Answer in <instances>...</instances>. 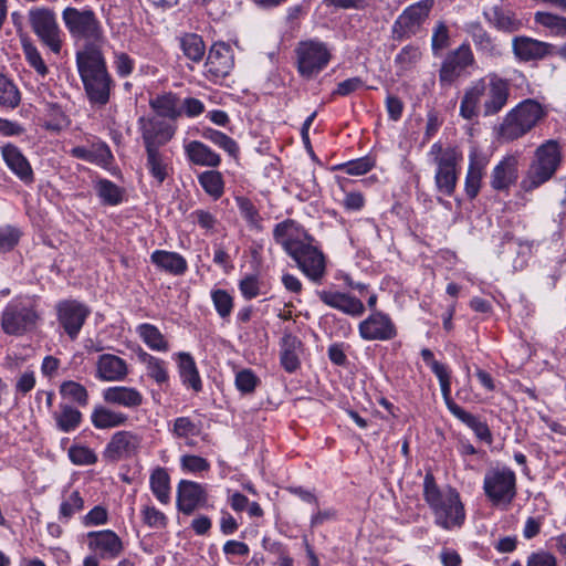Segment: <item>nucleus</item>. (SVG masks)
<instances>
[{
    "mask_svg": "<svg viewBox=\"0 0 566 566\" xmlns=\"http://www.w3.org/2000/svg\"><path fill=\"white\" fill-rule=\"evenodd\" d=\"M235 202L249 226L259 228L260 214L253 202L247 197H237Z\"/></svg>",
    "mask_w": 566,
    "mask_h": 566,
    "instance_id": "63",
    "label": "nucleus"
},
{
    "mask_svg": "<svg viewBox=\"0 0 566 566\" xmlns=\"http://www.w3.org/2000/svg\"><path fill=\"white\" fill-rule=\"evenodd\" d=\"M375 166V160L370 156H364L339 166V169L350 176H360L370 171Z\"/></svg>",
    "mask_w": 566,
    "mask_h": 566,
    "instance_id": "61",
    "label": "nucleus"
},
{
    "mask_svg": "<svg viewBox=\"0 0 566 566\" xmlns=\"http://www.w3.org/2000/svg\"><path fill=\"white\" fill-rule=\"evenodd\" d=\"M450 412L453 417L470 428L479 440L488 443L492 442V433L489 426L486 422L481 421L479 417L467 411L459 405L453 406V409H451Z\"/></svg>",
    "mask_w": 566,
    "mask_h": 566,
    "instance_id": "37",
    "label": "nucleus"
},
{
    "mask_svg": "<svg viewBox=\"0 0 566 566\" xmlns=\"http://www.w3.org/2000/svg\"><path fill=\"white\" fill-rule=\"evenodd\" d=\"M40 319V297L28 294L19 295L3 308L1 327L7 335L22 336L34 331Z\"/></svg>",
    "mask_w": 566,
    "mask_h": 566,
    "instance_id": "4",
    "label": "nucleus"
},
{
    "mask_svg": "<svg viewBox=\"0 0 566 566\" xmlns=\"http://www.w3.org/2000/svg\"><path fill=\"white\" fill-rule=\"evenodd\" d=\"M332 51L328 43L317 38L300 41L294 50L298 74L306 80L316 77L332 61Z\"/></svg>",
    "mask_w": 566,
    "mask_h": 566,
    "instance_id": "8",
    "label": "nucleus"
},
{
    "mask_svg": "<svg viewBox=\"0 0 566 566\" xmlns=\"http://www.w3.org/2000/svg\"><path fill=\"white\" fill-rule=\"evenodd\" d=\"M526 566H558V560L553 553L538 549L527 556Z\"/></svg>",
    "mask_w": 566,
    "mask_h": 566,
    "instance_id": "64",
    "label": "nucleus"
},
{
    "mask_svg": "<svg viewBox=\"0 0 566 566\" xmlns=\"http://www.w3.org/2000/svg\"><path fill=\"white\" fill-rule=\"evenodd\" d=\"M233 66L232 48L224 42L212 44L205 63V76L213 83H220L231 73Z\"/></svg>",
    "mask_w": 566,
    "mask_h": 566,
    "instance_id": "13",
    "label": "nucleus"
},
{
    "mask_svg": "<svg viewBox=\"0 0 566 566\" xmlns=\"http://www.w3.org/2000/svg\"><path fill=\"white\" fill-rule=\"evenodd\" d=\"M136 333L149 349L160 353L169 350L168 340L156 325L150 323L139 324L136 327Z\"/></svg>",
    "mask_w": 566,
    "mask_h": 566,
    "instance_id": "38",
    "label": "nucleus"
},
{
    "mask_svg": "<svg viewBox=\"0 0 566 566\" xmlns=\"http://www.w3.org/2000/svg\"><path fill=\"white\" fill-rule=\"evenodd\" d=\"M84 507V500L77 491L72 492L60 505L59 518L67 522L76 512Z\"/></svg>",
    "mask_w": 566,
    "mask_h": 566,
    "instance_id": "58",
    "label": "nucleus"
},
{
    "mask_svg": "<svg viewBox=\"0 0 566 566\" xmlns=\"http://www.w3.org/2000/svg\"><path fill=\"white\" fill-rule=\"evenodd\" d=\"M306 239L307 242L302 241L289 255L308 280L321 283L326 274V259L324 253L311 243L313 238L306 235Z\"/></svg>",
    "mask_w": 566,
    "mask_h": 566,
    "instance_id": "10",
    "label": "nucleus"
},
{
    "mask_svg": "<svg viewBox=\"0 0 566 566\" xmlns=\"http://www.w3.org/2000/svg\"><path fill=\"white\" fill-rule=\"evenodd\" d=\"M482 14L490 27L499 32L515 33L525 25L523 19L515 11L500 4L484 8Z\"/></svg>",
    "mask_w": 566,
    "mask_h": 566,
    "instance_id": "23",
    "label": "nucleus"
},
{
    "mask_svg": "<svg viewBox=\"0 0 566 566\" xmlns=\"http://www.w3.org/2000/svg\"><path fill=\"white\" fill-rule=\"evenodd\" d=\"M188 160L197 166L216 168L220 165V155L199 140H191L185 145Z\"/></svg>",
    "mask_w": 566,
    "mask_h": 566,
    "instance_id": "32",
    "label": "nucleus"
},
{
    "mask_svg": "<svg viewBox=\"0 0 566 566\" xmlns=\"http://www.w3.org/2000/svg\"><path fill=\"white\" fill-rule=\"evenodd\" d=\"M430 156L436 164L437 169H453L457 168L462 158L459 149L451 144L438 142L430 148Z\"/></svg>",
    "mask_w": 566,
    "mask_h": 566,
    "instance_id": "36",
    "label": "nucleus"
},
{
    "mask_svg": "<svg viewBox=\"0 0 566 566\" xmlns=\"http://www.w3.org/2000/svg\"><path fill=\"white\" fill-rule=\"evenodd\" d=\"M149 486L161 504L170 502V476L165 468L157 467L149 476Z\"/></svg>",
    "mask_w": 566,
    "mask_h": 566,
    "instance_id": "42",
    "label": "nucleus"
},
{
    "mask_svg": "<svg viewBox=\"0 0 566 566\" xmlns=\"http://www.w3.org/2000/svg\"><path fill=\"white\" fill-rule=\"evenodd\" d=\"M142 441L143 437L134 431H117L111 437L103 455L112 462L129 459L138 452Z\"/></svg>",
    "mask_w": 566,
    "mask_h": 566,
    "instance_id": "17",
    "label": "nucleus"
},
{
    "mask_svg": "<svg viewBox=\"0 0 566 566\" xmlns=\"http://www.w3.org/2000/svg\"><path fill=\"white\" fill-rule=\"evenodd\" d=\"M85 544L91 553L103 560H114L124 552V542L113 530L91 531L85 535Z\"/></svg>",
    "mask_w": 566,
    "mask_h": 566,
    "instance_id": "14",
    "label": "nucleus"
},
{
    "mask_svg": "<svg viewBox=\"0 0 566 566\" xmlns=\"http://www.w3.org/2000/svg\"><path fill=\"white\" fill-rule=\"evenodd\" d=\"M201 422L193 421L190 417H177L169 424V432L175 439H189L200 434Z\"/></svg>",
    "mask_w": 566,
    "mask_h": 566,
    "instance_id": "45",
    "label": "nucleus"
},
{
    "mask_svg": "<svg viewBox=\"0 0 566 566\" xmlns=\"http://www.w3.org/2000/svg\"><path fill=\"white\" fill-rule=\"evenodd\" d=\"M484 82L483 115L493 116L500 113L507 104L510 83L496 73H489L481 78Z\"/></svg>",
    "mask_w": 566,
    "mask_h": 566,
    "instance_id": "15",
    "label": "nucleus"
},
{
    "mask_svg": "<svg viewBox=\"0 0 566 566\" xmlns=\"http://www.w3.org/2000/svg\"><path fill=\"white\" fill-rule=\"evenodd\" d=\"M489 161L490 158L485 153L476 147L471 148L464 180V191L469 199H474L479 195Z\"/></svg>",
    "mask_w": 566,
    "mask_h": 566,
    "instance_id": "24",
    "label": "nucleus"
},
{
    "mask_svg": "<svg viewBox=\"0 0 566 566\" xmlns=\"http://www.w3.org/2000/svg\"><path fill=\"white\" fill-rule=\"evenodd\" d=\"M474 62V55L469 43H462L458 49L450 52L442 62L439 74L440 82L443 85H451Z\"/></svg>",
    "mask_w": 566,
    "mask_h": 566,
    "instance_id": "18",
    "label": "nucleus"
},
{
    "mask_svg": "<svg viewBox=\"0 0 566 566\" xmlns=\"http://www.w3.org/2000/svg\"><path fill=\"white\" fill-rule=\"evenodd\" d=\"M62 21L74 44L78 46L75 57L103 53L107 36L102 21L90 7H65Z\"/></svg>",
    "mask_w": 566,
    "mask_h": 566,
    "instance_id": "1",
    "label": "nucleus"
},
{
    "mask_svg": "<svg viewBox=\"0 0 566 566\" xmlns=\"http://www.w3.org/2000/svg\"><path fill=\"white\" fill-rule=\"evenodd\" d=\"M139 359L146 366V374L151 378L158 386L164 387L169 384L168 364L156 356H153L146 352L139 354Z\"/></svg>",
    "mask_w": 566,
    "mask_h": 566,
    "instance_id": "39",
    "label": "nucleus"
},
{
    "mask_svg": "<svg viewBox=\"0 0 566 566\" xmlns=\"http://www.w3.org/2000/svg\"><path fill=\"white\" fill-rule=\"evenodd\" d=\"M128 365L113 354H102L96 361L95 377L102 381H122L128 375Z\"/></svg>",
    "mask_w": 566,
    "mask_h": 566,
    "instance_id": "27",
    "label": "nucleus"
},
{
    "mask_svg": "<svg viewBox=\"0 0 566 566\" xmlns=\"http://www.w3.org/2000/svg\"><path fill=\"white\" fill-rule=\"evenodd\" d=\"M28 22L41 44L55 55L63 46V31L59 25L56 13L49 7H32L28 11Z\"/></svg>",
    "mask_w": 566,
    "mask_h": 566,
    "instance_id": "9",
    "label": "nucleus"
},
{
    "mask_svg": "<svg viewBox=\"0 0 566 566\" xmlns=\"http://www.w3.org/2000/svg\"><path fill=\"white\" fill-rule=\"evenodd\" d=\"M259 384L260 378L252 369L244 368L235 374L234 385L241 394H252Z\"/></svg>",
    "mask_w": 566,
    "mask_h": 566,
    "instance_id": "57",
    "label": "nucleus"
},
{
    "mask_svg": "<svg viewBox=\"0 0 566 566\" xmlns=\"http://www.w3.org/2000/svg\"><path fill=\"white\" fill-rule=\"evenodd\" d=\"M180 469L185 473H201L210 470L207 459L196 454H182L180 457Z\"/></svg>",
    "mask_w": 566,
    "mask_h": 566,
    "instance_id": "60",
    "label": "nucleus"
},
{
    "mask_svg": "<svg viewBox=\"0 0 566 566\" xmlns=\"http://www.w3.org/2000/svg\"><path fill=\"white\" fill-rule=\"evenodd\" d=\"M1 157L7 168L24 185L34 182V171L29 159L22 150L12 143H4L0 146Z\"/></svg>",
    "mask_w": 566,
    "mask_h": 566,
    "instance_id": "20",
    "label": "nucleus"
},
{
    "mask_svg": "<svg viewBox=\"0 0 566 566\" xmlns=\"http://www.w3.org/2000/svg\"><path fill=\"white\" fill-rule=\"evenodd\" d=\"M534 22L546 29L551 35L566 36V17H560L547 11H536Z\"/></svg>",
    "mask_w": 566,
    "mask_h": 566,
    "instance_id": "46",
    "label": "nucleus"
},
{
    "mask_svg": "<svg viewBox=\"0 0 566 566\" xmlns=\"http://www.w3.org/2000/svg\"><path fill=\"white\" fill-rule=\"evenodd\" d=\"M52 419L56 430L70 433L77 430L83 421L82 412L74 406L61 402L52 412Z\"/></svg>",
    "mask_w": 566,
    "mask_h": 566,
    "instance_id": "31",
    "label": "nucleus"
},
{
    "mask_svg": "<svg viewBox=\"0 0 566 566\" xmlns=\"http://www.w3.org/2000/svg\"><path fill=\"white\" fill-rule=\"evenodd\" d=\"M91 422L96 429H112L125 426L128 422V416L122 411L97 405L91 413Z\"/></svg>",
    "mask_w": 566,
    "mask_h": 566,
    "instance_id": "34",
    "label": "nucleus"
},
{
    "mask_svg": "<svg viewBox=\"0 0 566 566\" xmlns=\"http://www.w3.org/2000/svg\"><path fill=\"white\" fill-rule=\"evenodd\" d=\"M184 54L192 62H200L205 56L206 45L202 38L196 33H187L180 39Z\"/></svg>",
    "mask_w": 566,
    "mask_h": 566,
    "instance_id": "50",
    "label": "nucleus"
},
{
    "mask_svg": "<svg viewBox=\"0 0 566 566\" xmlns=\"http://www.w3.org/2000/svg\"><path fill=\"white\" fill-rule=\"evenodd\" d=\"M56 316L60 326L71 340L77 338L91 310L84 303L76 300L60 301L56 306Z\"/></svg>",
    "mask_w": 566,
    "mask_h": 566,
    "instance_id": "11",
    "label": "nucleus"
},
{
    "mask_svg": "<svg viewBox=\"0 0 566 566\" xmlns=\"http://www.w3.org/2000/svg\"><path fill=\"white\" fill-rule=\"evenodd\" d=\"M78 76L92 107L101 108L109 103L115 82L108 72L104 53L75 57Z\"/></svg>",
    "mask_w": 566,
    "mask_h": 566,
    "instance_id": "2",
    "label": "nucleus"
},
{
    "mask_svg": "<svg viewBox=\"0 0 566 566\" xmlns=\"http://www.w3.org/2000/svg\"><path fill=\"white\" fill-rule=\"evenodd\" d=\"M69 458L75 465H92L97 461V455L92 449L77 444L69 449Z\"/></svg>",
    "mask_w": 566,
    "mask_h": 566,
    "instance_id": "62",
    "label": "nucleus"
},
{
    "mask_svg": "<svg viewBox=\"0 0 566 566\" xmlns=\"http://www.w3.org/2000/svg\"><path fill=\"white\" fill-rule=\"evenodd\" d=\"M427 503L433 523L442 530L454 531L464 524L467 514L459 492L451 488L438 489L430 474H427Z\"/></svg>",
    "mask_w": 566,
    "mask_h": 566,
    "instance_id": "3",
    "label": "nucleus"
},
{
    "mask_svg": "<svg viewBox=\"0 0 566 566\" xmlns=\"http://www.w3.org/2000/svg\"><path fill=\"white\" fill-rule=\"evenodd\" d=\"M518 178V159L514 155L504 156L492 169L490 185L497 192L509 193Z\"/></svg>",
    "mask_w": 566,
    "mask_h": 566,
    "instance_id": "25",
    "label": "nucleus"
},
{
    "mask_svg": "<svg viewBox=\"0 0 566 566\" xmlns=\"http://www.w3.org/2000/svg\"><path fill=\"white\" fill-rule=\"evenodd\" d=\"M70 154L74 158L82 159L92 164L106 163L112 158L111 149L105 143L98 145L96 149H90L84 146H76L70 150Z\"/></svg>",
    "mask_w": 566,
    "mask_h": 566,
    "instance_id": "49",
    "label": "nucleus"
},
{
    "mask_svg": "<svg viewBox=\"0 0 566 566\" xmlns=\"http://www.w3.org/2000/svg\"><path fill=\"white\" fill-rule=\"evenodd\" d=\"M145 150H156L168 144L176 134V127L158 117L142 116L138 119Z\"/></svg>",
    "mask_w": 566,
    "mask_h": 566,
    "instance_id": "12",
    "label": "nucleus"
},
{
    "mask_svg": "<svg viewBox=\"0 0 566 566\" xmlns=\"http://www.w3.org/2000/svg\"><path fill=\"white\" fill-rule=\"evenodd\" d=\"M95 189L104 205L117 206L123 201V189L108 179L98 180Z\"/></svg>",
    "mask_w": 566,
    "mask_h": 566,
    "instance_id": "52",
    "label": "nucleus"
},
{
    "mask_svg": "<svg viewBox=\"0 0 566 566\" xmlns=\"http://www.w3.org/2000/svg\"><path fill=\"white\" fill-rule=\"evenodd\" d=\"M174 359L177 363L181 384L195 392H200L202 390V380L192 355L187 352H178L174 354Z\"/></svg>",
    "mask_w": 566,
    "mask_h": 566,
    "instance_id": "29",
    "label": "nucleus"
},
{
    "mask_svg": "<svg viewBox=\"0 0 566 566\" xmlns=\"http://www.w3.org/2000/svg\"><path fill=\"white\" fill-rule=\"evenodd\" d=\"M150 261L160 270L177 276L184 275L188 270L186 259L177 252L155 250L150 255Z\"/></svg>",
    "mask_w": 566,
    "mask_h": 566,
    "instance_id": "33",
    "label": "nucleus"
},
{
    "mask_svg": "<svg viewBox=\"0 0 566 566\" xmlns=\"http://www.w3.org/2000/svg\"><path fill=\"white\" fill-rule=\"evenodd\" d=\"M145 151L146 167L158 185H161L168 176L169 165L167 158L159 149Z\"/></svg>",
    "mask_w": 566,
    "mask_h": 566,
    "instance_id": "47",
    "label": "nucleus"
},
{
    "mask_svg": "<svg viewBox=\"0 0 566 566\" xmlns=\"http://www.w3.org/2000/svg\"><path fill=\"white\" fill-rule=\"evenodd\" d=\"M21 46L28 64L38 73V75L45 77L49 73V69L39 49L28 38L21 40Z\"/></svg>",
    "mask_w": 566,
    "mask_h": 566,
    "instance_id": "51",
    "label": "nucleus"
},
{
    "mask_svg": "<svg viewBox=\"0 0 566 566\" xmlns=\"http://www.w3.org/2000/svg\"><path fill=\"white\" fill-rule=\"evenodd\" d=\"M450 45L449 29L444 22H439L433 28L431 36V50L436 56H440Z\"/></svg>",
    "mask_w": 566,
    "mask_h": 566,
    "instance_id": "59",
    "label": "nucleus"
},
{
    "mask_svg": "<svg viewBox=\"0 0 566 566\" xmlns=\"http://www.w3.org/2000/svg\"><path fill=\"white\" fill-rule=\"evenodd\" d=\"M485 93L484 82L481 78L473 81L464 91L460 104V115L465 119L478 116L481 98Z\"/></svg>",
    "mask_w": 566,
    "mask_h": 566,
    "instance_id": "35",
    "label": "nucleus"
},
{
    "mask_svg": "<svg viewBox=\"0 0 566 566\" xmlns=\"http://www.w3.org/2000/svg\"><path fill=\"white\" fill-rule=\"evenodd\" d=\"M295 221L287 219L277 223L273 230V238L275 242L283 248L287 255L291 254L302 242V240L295 235Z\"/></svg>",
    "mask_w": 566,
    "mask_h": 566,
    "instance_id": "40",
    "label": "nucleus"
},
{
    "mask_svg": "<svg viewBox=\"0 0 566 566\" xmlns=\"http://www.w3.org/2000/svg\"><path fill=\"white\" fill-rule=\"evenodd\" d=\"M60 394L63 398L77 403L80 407L88 405V391L80 382L73 380L63 381L60 386Z\"/></svg>",
    "mask_w": 566,
    "mask_h": 566,
    "instance_id": "54",
    "label": "nucleus"
},
{
    "mask_svg": "<svg viewBox=\"0 0 566 566\" xmlns=\"http://www.w3.org/2000/svg\"><path fill=\"white\" fill-rule=\"evenodd\" d=\"M465 32L471 36L475 49L486 55H494L496 52V46L494 44L493 38L490 33L482 27L480 22H470L465 24Z\"/></svg>",
    "mask_w": 566,
    "mask_h": 566,
    "instance_id": "41",
    "label": "nucleus"
},
{
    "mask_svg": "<svg viewBox=\"0 0 566 566\" xmlns=\"http://www.w3.org/2000/svg\"><path fill=\"white\" fill-rule=\"evenodd\" d=\"M436 187L439 192L446 196H451L454 191L457 180H458V171L457 168L453 169H436L434 175Z\"/></svg>",
    "mask_w": 566,
    "mask_h": 566,
    "instance_id": "55",
    "label": "nucleus"
},
{
    "mask_svg": "<svg viewBox=\"0 0 566 566\" xmlns=\"http://www.w3.org/2000/svg\"><path fill=\"white\" fill-rule=\"evenodd\" d=\"M202 137L213 143L216 146L220 147L224 151L229 154V156L237 158L239 155V145L238 143L226 135L224 133L213 129V128H205L202 132Z\"/></svg>",
    "mask_w": 566,
    "mask_h": 566,
    "instance_id": "53",
    "label": "nucleus"
},
{
    "mask_svg": "<svg viewBox=\"0 0 566 566\" xmlns=\"http://www.w3.org/2000/svg\"><path fill=\"white\" fill-rule=\"evenodd\" d=\"M198 182L213 200L220 199L224 193V180L218 170H206L198 175Z\"/></svg>",
    "mask_w": 566,
    "mask_h": 566,
    "instance_id": "44",
    "label": "nucleus"
},
{
    "mask_svg": "<svg viewBox=\"0 0 566 566\" xmlns=\"http://www.w3.org/2000/svg\"><path fill=\"white\" fill-rule=\"evenodd\" d=\"M424 0H420L408 8L396 19L391 27L392 38L402 40L416 34L423 22Z\"/></svg>",
    "mask_w": 566,
    "mask_h": 566,
    "instance_id": "21",
    "label": "nucleus"
},
{
    "mask_svg": "<svg viewBox=\"0 0 566 566\" xmlns=\"http://www.w3.org/2000/svg\"><path fill=\"white\" fill-rule=\"evenodd\" d=\"M545 114L544 107L537 101L524 99L506 114L500 135L505 140L517 139L530 132Z\"/></svg>",
    "mask_w": 566,
    "mask_h": 566,
    "instance_id": "7",
    "label": "nucleus"
},
{
    "mask_svg": "<svg viewBox=\"0 0 566 566\" xmlns=\"http://www.w3.org/2000/svg\"><path fill=\"white\" fill-rule=\"evenodd\" d=\"M316 294L321 302H323L325 305L335 308L346 315L359 317L365 312V305L363 302L349 293L333 290H322L317 291Z\"/></svg>",
    "mask_w": 566,
    "mask_h": 566,
    "instance_id": "26",
    "label": "nucleus"
},
{
    "mask_svg": "<svg viewBox=\"0 0 566 566\" xmlns=\"http://www.w3.org/2000/svg\"><path fill=\"white\" fill-rule=\"evenodd\" d=\"M151 108L161 117L176 119L182 115L179 106V98L174 93L158 95L150 101Z\"/></svg>",
    "mask_w": 566,
    "mask_h": 566,
    "instance_id": "43",
    "label": "nucleus"
},
{
    "mask_svg": "<svg viewBox=\"0 0 566 566\" xmlns=\"http://www.w3.org/2000/svg\"><path fill=\"white\" fill-rule=\"evenodd\" d=\"M103 400L108 405L127 409H137L144 402L143 394L135 387L113 386L102 392Z\"/></svg>",
    "mask_w": 566,
    "mask_h": 566,
    "instance_id": "28",
    "label": "nucleus"
},
{
    "mask_svg": "<svg viewBox=\"0 0 566 566\" xmlns=\"http://www.w3.org/2000/svg\"><path fill=\"white\" fill-rule=\"evenodd\" d=\"M21 103V92L13 80L0 73V106L14 109Z\"/></svg>",
    "mask_w": 566,
    "mask_h": 566,
    "instance_id": "48",
    "label": "nucleus"
},
{
    "mask_svg": "<svg viewBox=\"0 0 566 566\" xmlns=\"http://www.w3.org/2000/svg\"><path fill=\"white\" fill-rule=\"evenodd\" d=\"M359 336L365 340H390L397 328L389 315L375 311L358 325Z\"/></svg>",
    "mask_w": 566,
    "mask_h": 566,
    "instance_id": "19",
    "label": "nucleus"
},
{
    "mask_svg": "<svg viewBox=\"0 0 566 566\" xmlns=\"http://www.w3.org/2000/svg\"><path fill=\"white\" fill-rule=\"evenodd\" d=\"M483 492L492 506L509 510L517 495L515 472L506 465L490 468L483 478Z\"/></svg>",
    "mask_w": 566,
    "mask_h": 566,
    "instance_id": "6",
    "label": "nucleus"
},
{
    "mask_svg": "<svg viewBox=\"0 0 566 566\" xmlns=\"http://www.w3.org/2000/svg\"><path fill=\"white\" fill-rule=\"evenodd\" d=\"M555 50L554 44L528 35H516L512 39L513 55L522 63L543 61L554 55Z\"/></svg>",
    "mask_w": 566,
    "mask_h": 566,
    "instance_id": "16",
    "label": "nucleus"
},
{
    "mask_svg": "<svg viewBox=\"0 0 566 566\" xmlns=\"http://www.w3.org/2000/svg\"><path fill=\"white\" fill-rule=\"evenodd\" d=\"M562 163V150L557 140L548 139L539 145L534 154L520 188L532 192L552 179Z\"/></svg>",
    "mask_w": 566,
    "mask_h": 566,
    "instance_id": "5",
    "label": "nucleus"
},
{
    "mask_svg": "<svg viewBox=\"0 0 566 566\" xmlns=\"http://www.w3.org/2000/svg\"><path fill=\"white\" fill-rule=\"evenodd\" d=\"M427 364H429L431 371L434 374L439 381L440 390L444 403L450 411L453 406H458L451 397V379L452 370L449 365L433 359V354L427 349Z\"/></svg>",
    "mask_w": 566,
    "mask_h": 566,
    "instance_id": "30",
    "label": "nucleus"
},
{
    "mask_svg": "<svg viewBox=\"0 0 566 566\" xmlns=\"http://www.w3.org/2000/svg\"><path fill=\"white\" fill-rule=\"evenodd\" d=\"M211 300L216 312L221 318H228L233 310V297L221 289L211 291Z\"/></svg>",
    "mask_w": 566,
    "mask_h": 566,
    "instance_id": "56",
    "label": "nucleus"
},
{
    "mask_svg": "<svg viewBox=\"0 0 566 566\" xmlns=\"http://www.w3.org/2000/svg\"><path fill=\"white\" fill-rule=\"evenodd\" d=\"M208 501V494L202 484L181 480L177 486V507L186 514H192L198 507L205 506Z\"/></svg>",
    "mask_w": 566,
    "mask_h": 566,
    "instance_id": "22",
    "label": "nucleus"
}]
</instances>
